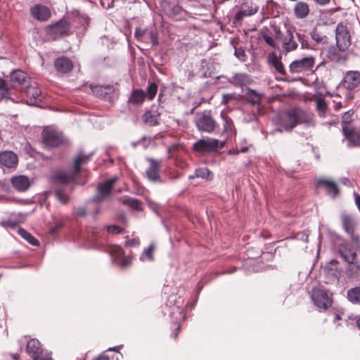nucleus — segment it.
<instances>
[{"label":"nucleus","instance_id":"f257e3e1","mask_svg":"<svg viewBox=\"0 0 360 360\" xmlns=\"http://www.w3.org/2000/svg\"><path fill=\"white\" fill-rule=\"evenodd\" d=\"M277 124L285 131H292L297 124H306L314 126L313 115L299 108H293L278 114Z\"/></svg>","mask_w":360,"mask_h":360},{"label":"nucleus","instance_id":"f03ea898","mask_svg":"<svg viewBox=\"0 0 360 360\" xmlns=\"http://www.w3.org/2000/svg\"><path fill=\"white\" fill-rule=\"evenodd\" d=\"M91 156L92 154L79 153L74 159L72 169L68 172L63 170L56 171L52 177L53 181L59 184H69L75 181L82 172V167L91 160Z\"/></svg>","mask_w":360,"mask_h":360},{"label":"nucleus","instance_id":"7ed1b4c3","mask_svg":"<svg viewBox=\"0 0 360 360\" xmlns=\"http://www.w3.org/2000/svg\"><path fill=\"white\" fill-rule=\"evenodd\" d=\"M44 30L49 39L54 41L70 34V23L68 20L63 18L53 24L47 25Z\"/></svg>","mask_w":360,"mask_h":360},{"label":"nucleus","instance_id":"20e7f679","mask_svg":"<svg viewBox=\"0 0 360 360\" xmlns=\"http://www.w3.org/2000/svg\"><path fill=\"white\" fill-rule=\"evenodd\" d=\"M41 136L43 143L49 148L59 147L65 143L63 133L51 127H45Z\"/></svg>","mask_w":360,"mask_h":360},{"label":"nucleus","instance_id":"39448f33","mask_svg":"<svg viewBox=\"0 0 360 360\" xmlns=\"http://www.w3.org/2000/svg\"><path fill=\"white\" fill-rule=\"evenodd\" d=\"M336 46L341 51H346L352 44V37L348 26L338 23L335 30Z\"/></svg>","mask_w":360,"mask_h":360},{"label":"nucleus","instance_id":"423d86ee","mask_svg":"<svg viewBox=\"0 0 360 360\" xmlns=\"http://www.w3.org/2000/svg\"><path fill=\"white\" fill-rule=\"evenodd\" d=\"M275 37L281 43L283 51L285 53L295 51L298 47L293 32L290 29L285 32H282L280 30H275Z\"/></svg>","mask_w":360,"mask_h":360},{"label":"nucleus","instance_id":"0eeeda50","mask_svg":"<svg viewBox=\"0 0 360 360\" xmlns=\"http://www.w3.org/2000/svg\"><path fill=\"white\" fill-rule=\"evenodd\" d=\"M224 146V142L219 141L217 139L207 138L201 139L193 143V149L194 151L200 153H207L217 151L219 148Z\"/></svg>","mask_w":360,"mask_h":360},{"label":"nucleus","instance_id":"6e6552de","mask_svg":"<svg viewBox=\"0 0 360 360\" xmlns=\"http://www.w3.org/2000/svg\"><path fill=\"white\" fill-rule=\"evenodd\" d=\"M26 351L32 360H53L49 354L44 353L42 345L37 339L33 338L27 342Z\"/></svg>","mask_w":360,"mask_h":360},{"label":"nucleus","instance_id":"1a4fd4ad","mask_svg":"<svg viewBox=\"0 0 360 360\" xmlns=\"http://www.w3.org/2000/svg\"><path fill=\"white\" fill-rule=\"evenodd\" d=\"M315 57L308 56L300 59L293 60L289 65V71L292 74L311 71L315 65Z\"/></svg>","mask_w":360,"mask_h":360},{"label":"nucleus","instance_id":"9d476101","mask_svg":"<svg viewBox=\"0 0 360 360\" xmlns=\"http://www.w3.org/2000/svg\"><path fill=\"white\" fill-rule=\"evenodd\" d=\"M195 124L198 131L207 133L213 132L217 126L210 112H203L199 115L195 120Z\"/></svg>","mask_w":360,"mask_h":360},{"label":"nucleus","instance_id":"9b49d317","mask_svg":"<svg viewBox=\"0 0 360 360\" xmlns=\"http://www.w3.org/2000/svg\"><path fill=\"white\" fill-rule=\"evenodd\" d=\"M117 181V178L115 176L99 184L97 187L96 194L92 199V201L101 202L107 200L110 197L113 186Z\"/></svg>","mask_w":360,"mask_h":360},{"label":"nucleus","instance_id":"f8f14e48","mask_svg":"<svg viewBox=\"0 0 360 360\" xmlns=\"http://www.w3.org/2000/svg\"><path fill=\"white\" fill-rule=\"evenodd\" d=\"M311 299L314 304L319 309H327L332 306V297L321 288H317L312 290Z\"/></svg>","mask_w":360,"mask_h":360},{"label":"nucleus","instance_id":"ddd939ff","mask_svg":"<svg viewBox=\"0 0 360 360\" xmlns=\"http://www.w3.org/2000/svg\"><path fill=\"white\" fill-rule=\"evenodd\" d=\"M342 227L354 242L359 240V236L356 233V222L352 215L342 213L340 215Z\"/></svg>","mask_w":360,"mask_h":360},{"label":"nucleus","instance_id":"4468645a","mask_svg":"<svg viewBox=\"0 0 360 360\" xmlns=\"http://www.w3.org/2000/svg\"><path fill=\"white\" fill-rule=\"evenodd\" d=\"M341 85L347 90H354L360 85V72L357 70L347 71L341 81Z\"/></svg>","mask_w":360,"mask_h":360},{"label":"nucleus","instance_id":"2eb2a0df","mask_svg":"<svg viewBox=\"0 0 360 360\" xmlns=\"http://www.w3.org/2000/svg\"><path fill=\"white\" fill-rule=\"evenodd\" d=\"M338 252L344 260L349 264H352L356 260V250L349 243H343L339 245Z\"/></svg>","mask_w":360,"mask_h":360},{"label":"nucleus","instance_id":"dca6fc26","mask_svg":"<svg viewBox=\"0 0 360 360\" xmlns=\"http://www.w3.org/2000/svg\"><path fill=\"white\" fill-rule=\"evenodd\" d=\"M11 82L13 86H19L20 89H24L30 84V77L29 75L20 70H13L11 74Z\"/></svg>","mask_w":360,"mask_h":360},{"label":"nucleus","instance_id":"f3484780","mask_svg":"<svg viewBox=\"0 0 360 360\" xmlns=\"http://www.w3.org/2000/svg\"><path fill=\"white\" fill-rule=\"evenodd\" d=\"M56 71L62 75L68 74L74 68L73 62L66 56L57 58L54 61Z\"/></svg>","mask_w":360,"mask_h":360},{"label":"nucleus","instance_id":"a211bd4d","mask_svg":"<svg viewBox=\"0 0 360 360\" xmlns=\"http://www.w3.org/2000/svg\"><path fill=\"white\" fill-rule=\"evenodd\" d=\"M343 134L352 146H360V129L357 125L345 127L342 129Z\"/></svg>","mask_w":360,"mask_h":360},{"label":"nucleus","instance_id":"6ab92c4d","mask_svg":"<svg viewBox=\"0 0 360 360\" xmlns=\"http://www.w3.org/2000/svg\"><path fill=\"white\" fill-rule=\"evenodd\" d=\"M148 161L150 165L147 170L146 171V175L147 178L150 181L153 182L160 181V169L161 167V162L154 160L153 158H149Z\"/></svg>","mask_w":360,"mask_h":360},{"label":"nucleus","instance_id":"aec40b11","mask_svg":"<svg viewBox=\"0 0 360 360\" xmlns=\"http://www.w3.org/2000/svg\"><path fill=\"white\" fill-rule=\"evenodd\" d=\"M269 63L270 65L274 68L278 73L284 77V78L281 80L285 82L292 81L290 79L288 74L285 71L281 57L277 56V55L275 53H272L269 56Z\"/></svg>","mask_w":360,"mask_h":360},{"label":"nucleus","instance_id":"412c9836","mask_svg":"<svg viewBox=\"0 0 360 360\" xmlns=\"http://www.w3.org/2000/svg\"><path fill=\"white\" fill-rule=\"evenodd\" d=\"M31 15L39 21H46L51 15L49 8L44 5L37 4L31 8Z\"/></svg>","mask_w":360,"mask_h":360},{"label":"nucleus","instance_id":"4be33fe9","mask_svg":"<svg viewBox=\"0 0 360 360\" xmlns=\"http://www.w3.org/2000/svg\"><path fill=\"white\" fill-rule=\"evenodd\" d=\"M0 163L8 168L15 167L18 164V156L12 151L0 153Z\"/></svg>","mask_w":360,"mask_h":360},{"label":"nucleus","instance_id":"5701e85b","mask_svg":"<svg viewBox=\"0 0 360 360\" xmlns=\"http://www.w3.org/2000/svg\"><path fill=\"white\" fill-rule=\"evenodd\" d=\"M317 186L319 187L324 188L328 194L333 197H336L339 194V188L335 182L326 179H320L317 181Z\"/></svg>","mask_w":360,"mask_h":360},{"label":"nucleus","instance_id":"b1692460","mask_svg":"<svg viewBox=\"0 0 360 360\" xmlns=\"http://www.w3.org/2000/svg\"><path fill=\"white\" fill-rule=\"evenodd\" d=\"M12 186L18 191H27L30 186V179L25 176H16L11 180Z\"/></svg>","mask_w":360,"mask_h":360},{"label":"nucleus","instance_id":"393cba45","mask_svg":"<svg viewBox=\"0 0 360 360\" xmlns=\"http://www.w3.org/2000/svg\"><path fill=\"white\" fill-rule=\"evenodd\" d=\"M309 6L307 2L297 1L294 6L293 13L297 19L306 18L309 15Z\"/></svg>","mask_w":360,"mask_h":360},{"label":"nucleus","instance_id":"a878e982","mask_svg":"<svg viewBox=\"0 0 360 360\" xmlns=\"http://www.w3.org/2000/svg\"><path fill=\"white\" fill-rule=\"evenodd\" d=\"M229 82L235 86L243 87L250 84L252 79L248 74L237 73L229 79Z\"/></svg>","mask_w":360,"mask_h":360},{"label":"nucleus","instance_id":"bb28decb","mask_svg":"<svg viewBox=\"0 0 360 360\" xmlns=\"http://www.w3.org/2000/svg\"><path fill=\"white\" fill-rule=\"evenodd\" d=\"M245 98L247 102L250 103L252 105H257L259 107L261 103L262 95L256 91L248 88L245 95Z\"/></svg>","mask_w":360,"mask_h":360},{"label":"nucleus","instance_id":"cd10ccee","mask_svg":"<svg viewBox=\"0 0 360 360\" xmlns=\"http://www.w3.org/2000/svg\"><path fill=\"white\" fill-rule=\"evenodd\" d=\"M329 58L337 63H343L347 60L348 53L346 51H341L335 48H332L328 51Z\"/></svg>","mask_w":360,"mask_h":360},{"label":"nucleus","instance_id":"c85d7f7f","mask_svg":"<svg viewBox=\"0 0 360 360\" xmlns=\"http://www.w3.org/2000/svg\"><path fill=\"white\" fill-rule=\"evenodd\" d=\"M257 12V9L252 7L248 6L247 5H243L241 8L236 13L234 21L239 22L243 20V18L245 16H249L255 14Z\"/></svg>","mask_w":360,"mask_h":360},{"label":"nucleus","instance_id":"c756f323","mask_svg":"<svg viewBox=\"0 0 360 360\" xmlns=\"http://www.w3.org/2000/svg\"><path fill=\"white\" fill-rule=\"evenodd\" d=\"M354 114V111L353 110H349L344 113L341 122L342 129L345 127H352L358 124L359 120L353 118Z\"/></svg>","mask_w":360,"mask_h":360},{"label":"nucleus","instance_id":"7c9ffc66","mask_svg":"<svg viewBox=\"0 0 360 360\" xmlns=\"http://www.w3.org/2000/svg\"><path fill=\"white\" fill-rule=\"evenodd\" d=\"M346 274L348 278L360 281V265L349 264L346 269Z\"/></svg>","mask_w":360,"mask_h":360},{"label":"nucleus","instance_id":"2f4dec72","mask_svg":"<svg viewBox=\"0 0 360 360\" xmlns=\"http://www.w3.org/2000/svg\"><path fill=\"white\" fill-rule=\"evenodd\" d=\"M146 94L143 90H133L129 98V102L133 104L142 103L145 99Z\"/></svg>","mask_w":360,"mask_h":360},{"label":"nucleus","instance_id":"473e14b6","mask_svg":"<svg viewBox=\"0 0 360 360\" xmlns=\"http://www.w3.org/2000/svg\"><path fill=\"white\" fill-rule=\"evenodd\" d=\"M348 300L353 304H360V285L347 290Z\"/></svg>","mask_w":360,"mask_h":360},{"label":"nucleus","instance_id":"72a5a7b5","mask_svg":"<svg viewBox=\"0 0 360 360\" xmlns=\"http://www.w3.org/2000/svg\"><path fill=\"white\" fill-rule=\"evenodd\" d=\"M316 101V109L318 112L319 115L321 117H323L328 110V105L323 98L318 97L315 98Z\"/></svg>","mask_w":360,"mask_h":360},{"label":"nucleus","instance_id":"f704fd0d","mask_svg":"<svg viewBox=\"0 0 360 360\" xmlns=\"http://www.w3.org/2000/svg\"><path fill=\"white\" fill-rule=\"evenodd\" d=\"M194 177L202 178L207 180H212L213 178V174L207 168L202 167L196 169L194 175L190 176V178Z\"/></svg>","mask_w":360,"mask_h":360},{"label":"nucleus","instance_id":"c9c22d12","mask_svg":"<svg viewBox=\"0 0 360 360\" xmlns=\"http://www.w3.org/2000/svg\"><path fill=\"white\" fill-rule=\"evenodd\" d=\"M115 87L113 85H100L94 88V91L101 96H105L108 94L113 93Z\"/></svg>","mask_w":360,"mask_h":360},{"label":"nucleus","instance_id":"e433bc0d","mask_svg":"<svg viewBox=\"0 0 360 360\" xmlns=\"http://www.w3.org/2000/svg\"><path fill=\"white\" fill-rule=\"evenodd\" d=\"M24 89L27 96L30 98V100L34 99L36 101L41 94V90L37 86L28 85L27 87H25Z\"/></svg>","mask_w":360,"mask_h":360},{"label":"nucleus","instance_id":"4c0bfd02","mask_svg":"<svg viewBox=\"0 0 360 360\" xmlns=\"http://www.w3.org/2000/svg\"><path fill=\"white\" fill-rule=\"evenodd\" d=\"M19 235L25 239L29 243L32 245H39V241L31 233L27 232L25 229L20 228L18 229Z\"/></svg>","mask_w":360,"mask_h":360},{"label":"nucleus","instance_id":"58836bf2","mask_svg":"<svg viewBox=\"0 0 360 360\" xmlns=\"http://www.w3.org/2000/svg\"><path fill=\"white\" fill-rule=\"evenodd\" d=\"M10 99L11 93L5 79L0 78V100Z\"/></svg>","mask_w":360,"mask_h":360},{"label":"nucleus","instance_id":"ea45409f","mask_svg":"<svg viewBox=\"0 0 360 360\" xmlns=\"http://www.w3.org/2000/svg\"><path fill=\"white\" fill-rule=\"evenodd\" d=\"M143 121L145 124L150 126H155L158 124L157 116L153 115L151 112H146L143 115Z\"/></svg>","mask_w":360,"mask_h":360},{"label":"nucleus","instance_id":"a19ab883","mask_svg":"<svg viewBox=\"0 0 360 360\" xmlns=\"http://www.w3.org/2000/svg\"><path fill=\"white\" fill-rule=\"evenodd\" d=\"M110 253L117 262L124 255L123 249L118 245H112L110 248Z\"/></svg>","mask_w":360,"mask_h":360},{"label":"nucleus","instance_id":"79ce46f5","mask_svg":"<svg viewBox=\"0 0 360 360\" xmlns=\"http://www.w3.org/2000/svg\"><path fill=\"white\" fill-rule=\"evenodd\" d=\"M123 204L127 205L136 210H141V202L139 200L134 198H127L123 201Z\"/></svg>","mask_w":360,"mask_h":360},{"label":"nucleus","instance_id":"37998d69","mask_svg":"<svg viewBox=\"0 0 360 360\" xmlns=\"http://www.w3.org/2000/svg\"><path fill=\"white\" fill-rule=\"evenodd\" d=\"M158 91V85L153 82L147 88L146 96L149 100H153Z\"/></svg>","mask_w":360,"mask_h":360},{"label":"nucleus","instance_id":"c03bdc74","mask_svg":"<svg viewBox=\"0 0 360 360\" xmlns=\"http://www.w3.org/2000/svg\"><path fill=\"white\" fill-rule=\"evenodd\" d=\"M148 32V30L141 29L140 27L136 28L134 33V36L137 40L143 41L146 40V36L147 35Z\"/></svg>","mask_w":360,"mask_h":360},{"label":"nucleus","instance_id":"a18cd8bd","mask_svg":"<svg viewBox=\"0 0 360 360\" xmlns=\"http://www.w3.org/2000/svg\"><path fill=\"white\" fill-rule=\"evenodd\" d=\"M55 195L57 199L63 204H66L69 201V197L60 190H56Z\"/></svg>","mask_w":360,"mask_h":360},{"label":"nucleus","instance_id":"49530a36","mask_svg":"<svg viewBox=\"0 0 360 360\" xmlns=\"http://www.w3.org/2000/svg\"><path fill=\"white\" fill-rule=\"evenodd\" d=\"M311 39L317 43L324 42L326 40V37L323 36L321 34L319 33L316 30H313L310 33Z\"/></svg>","mask_w":360,"mask_h":360},{"label":"nucleus","instance_id":"de8ad7c7","mask_svg":"<svg viewBox=\"0 0 360 360\" xmlns=\"http://www.w3.org/2000/svg\"><path fill=\"white\" fill-rule=\"evenodd\" d=\"M155 250V245L153 244H150L145 250L143 254L148 260H153V252Z\"/></svg>","mask_w":360,"mask_h":360},{"label":"nucleus","instance_id":"09e8293b","mask_svg":"<svg viewBox=\"0 0 360 360\" xmlns=\"http://www.w3.org/2000/svg\"><path fill=\"white\" fill-rule=\"evenodd\" d=\"M147 36L148 37V39H150V41L153 46H157L158 44V36L154 32H148Z\"/></svg>","mask_w":360,"mask_h":360},{"label":"nucleus","instance_id":"8fccbe9b","mask_svg":"<svg viewBox=\"0 0 360 360\" xmlns=\"http://www.w3.org/2000/svg\"><path fill=\"white\" fill-rule=\"evenodd\" d=\"M108 231L112 234H118L123 231V229L119 226L111 225L108 226Z\"/></svg>","mask_w":360,"mask_h":360},{"label":"nucleus","instance_id":"3c124183","mask_svg":"<svg viewBox=\"0 0 360 360\" xmlns=\"http://www.w3.org/2000/svg\"><path fill=\"white\" fill-rule=\"evenodd\" d=\"M236 96L233 94H223L221 103L224 105H227L231 101L235 100Z\"/></svg>","mask_w":360,"mask_h":360},{"label":"nucleus","instance_id":"603ef678","mask_svg":"<svg viewBox=\"0 0 360 360\" xmlns=\"http://www.w3.org/2000/svg\"><path fill=\"white\" fill-rule=\"evenodd\" d=\"M117 262L120 264L122 268H126L131 264V259L127 257L123 256L122 258H120Z\"/></svg>","mask_w":360,"mask_h":360},{"label":"nucleus","instance_id":"864d4df0","mask_svg":"<svg viewBox=\"0 0 360 360\" xmlns=\"http://www.w3.org/2000/svg\"><path fill=\"white\" fill-rule=\"evenodd\" d=\"M63 223L62 222H58L54 224V226H51L49 233L51 234H55L62 227H63Z\"/></svg>","mask_w":360,"mask_h":360},{"label":"nucleus","instance_id":"5fc2aeb1","mask_svg":"<svg viewBox=\"0 0 360 360\" xmlns=\"http://www.w3.org/2000/svg\"><path fill=\"white\" fill-rule=\"evenodd\" d=\"M75 214L79 217H85L86 215V210L84 207H79L75 210Z\"/></svg>","mask_w":360,"mask_h":360},{"label":"nucleus","instance_id":"6e6d98bb","mask_svg":"<svg viewBox=\"0 0 360 360\" xmlns=\"http://www.w3.org/2000/svg\"><path fill=\"white\" fill-rule=\"evenodd\" d=\"M264 39L265 42L269 46H271L272 48H274V49L276 48V44L274 39L272 37H269V36H265L264 37Z\"/></svg>","mask_w":360,"mask_h":360},{"label":"nucleus","instance_id":"4d7b16f0","mask_svg":"<svg viewBox=\"0 0 360 360\" xmlns=\"http://www.w3.org/2000/svg\"><path fill=\"white\" fill-rule=\"evenodd\" d=\"M114 0H101V4L102 6L106 9H108L113 6Z\"/></svg>","mask_w":360,"mask_h":360},{"label":"nucleus","instance_id":"13d9d810","mask_svg":"<svg viewBox=\"0 0 360 360\" xmlns=\"http://www.w3.org/2000/svg\"><path fill=\"white\" fill-rule=\"evenodd\" d=\"M300 44L302 49H309L310 45L308 42L307 37L304 36V37L300 41Z\"/></svg>","mask_w":360,"mask_h":360},{"label":"nucleus","instance_id":"bf43d9fd","mask_svg":"<svg viewBox=\"0 0 360 360\" xmlns=\"http://www.w3.org/2000/svg\"><path fill=\"white\" fill-rule=\"evenodd\" d=\"M181 326L179 324H177L176 328H174V331L172 333V336L174 340H176L179 333Z\"/></svg>","mask_w":360,"mask_h":360},{"label":"nucleus","instance_id":"052dcab7","mask_svg":"<svg viewBox=\"0 0 360 360\" xmlns=\"http://www.w3.org/2000/svg\"><path fill=\"white\" fill-rule=\"evenodd\" d=\"M355 204L357 206L359 212H360V195L357 193H354Z\"/></svg>","mask_w":360,"mask_h":360},{"label":"nucleus","instance_id":"680f3d73","mask_svg":"<svg viewBox=\"0 0 360 360\" xmlns=\"http://www.w3.org/2000/svg\"><path fill=\"white\" fill-rule=\"evenodd\" d=\"M316 4L320 5V6H325L328 4L330 0H314Z\"/></svg>","mask_w":360,"mask_h":360},{"label":"nucleus","instance_id":"e2e57ef3","mask_svg":"<svg viewBox=\"0 0 360 360\" xmlns=\"http://www.w3.org/2000/svg\"><path fill=\"white\" fill-rule=\"evenodd\" d=\"M4 224L5 225L11 226L12 228L16 226V224L15 222L11 221H4Z\"/></svg>","mask_w":360,"mask_h":360},{"label":"nucleus","instance_id":"0e129e2a","mask_svg":"<svg viewBox=\"0 0 360 360\" xmlns=\"http://www.w3.org/2000/svg\"><path fill=\"white\" fill-rule=\"evenodd\" d=\"M177 148H178V146L177 145H173L172 146H171V147H169L168 148V153L169 154H172V151L176 150Z\"/></svg>","mask_w":360,"mask_h":360},{"label":"nucleus","instance_id":"69168bd1","mask_svg":"<svg viewBox=\"0 0 360 360\" xmlns=\"http://www.w3.org/2000/svg\"><path fill=\"white\" fill-rule=\"evenodd\" d=\"M304 36L305 35L304 34H301L300 32L296 33V37L300 42L304 37Z\"/></svg>","mask_w":360,"mask_h":360},{"label":"nucleus","instance_id":"338daca9","mask_svg":"<svg viewBox=\"0 0 360 360\" xmlns=\"http://www.w3.org/2000/svg\"><path fill=\"white\" fill-rule=\"evenodd\" d=\"M137 243H136V240L135 239H132L131 240H128L127 241V245H136Z\"/></svg>","mask_w":360,"mask_h":360},{"label":"nucleus","instance_id":"774afa93","mask_svg":"<svg viewBox=\"0 0 360 360\" xmlns=\"http://www.w3.org/2000/svg\"><path fill=\"white\" fill-rule=\"evenodd\" d=\"M94 360H109L108 358L105 356H99Z\"/></svg>","mask_w":360,"mask_h":360}]
</instances>
